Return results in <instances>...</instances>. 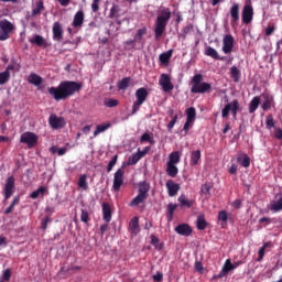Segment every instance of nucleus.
I'll return each mask as SVG.
<instances>
[{
  "instance_id": "12",
  "label": "nucleus",
  "mask_w": 282,
  "mask_h": 282,
  "mask_svg": "<svg viewBox=\"0 0 282 282\" xmlns=\"http://www.w3.org/2000/svg\"><path fill=\"white\" fill-rule=\"evenodd\" d=\"M122 184H124V170L118 169L113 175V191L118 193V191H120V188L122 187Z\"/></svg>"
},
{
  "instance_id": "24",
  "label": "nucleus",
  "mask_w": 282,
  "mask_h": 282,
  "mask_svg": "<svg viewBox=\"0 0 282 282\" xmlns=\"http://www.w3.org/2000/svg\"><path fill=\"white\" fill-rule=\"evenodd\" d=\"M180 206L181 208H193V205L195 204L194 199L186 198V195H181L178 197Z\"/></svg>"
},
{
  "instance_id": "8",
  "label": "nucleus",
  "mask_w": 282,
  "mask_h": 282,
  "mask_svg": "<svg viewBox=\"0 0 282 282\" xmlns=\"http://www.w3.org/2000/svg\"><path fill=\"white\" fill-rule=\"evenodd\" d=\"M15 189H17L15 180L11 175V176L7 177V180L4 182L3 191H2L6 202H8V199H10V197H12V195H14Z\"/></svg>"
},
{
  "instance_id": "7",
  "label": "nucleus",
  "mask_w": 282,
  "mask_h": 282,
  "mask_svg": "<svg viewBox=\"0 0 282 282\" xmlns=\"http://www.w3.org/2000/svg\"><path fill=\"white\" fill-rule=\"evenodd\" d=\"M14 30V24L7 19L0 21V41H8Z\"/></svg>"
},
{
  "instance_id": "62",
  "label": "nucleus",
  "mask_w": 282,
  "mask_h": 282,
  "mask_svg": "<svg viewBox=\"0 0 282 282\" xmlns=\"http://www.w3.org/2000/svg\"><path fill=\"white\" fill-rule=\"evenodd\" d=\"M153 281L155 282H162L164 279V274L162 272H156V274L152 275Z\"/></svg>"
},
{
  "instance_id": "25",
  "label": "nucleus",
  "mask_w": 282,
  "mask_h": 282,
  "mask_svg": "<svg viewBox=\"0 0 282 282\" xmlns=\"http://www.w3.org/2000/svg\"><path fill=\"white\" fill-rule=\"evenodd\" d=\"M28 82L30 83V85H34L35 87H39L43 85V77H41L40 75H36V73H31L29 75Z\"/></svg>"
},
{
  "instance_id": "39",
  "label": "nucleus",
  "mask_w": 282,
  "mask_h": 282,
  "mask_svg": "<svg viewBox=\"0 0 282 282\" xmlns=\"http://www.w3.org/2000/svg\"><path fill=\"white\" fill-rule=\"evenodd\" d=\"M111 123H102V124H98L96 127V130L94 131V137L96 138V135H100V133H104V131H107V129H110Z\"/></svg>"
},
{
  "instance_id": "45",
  "label": "nucleus",
  "mask_w": 282,
  "mask_h": 282,
  "mask_svg": "<svg viewBox=\"0 0 282 282\" xmlns=\"http://www.w3.org/2000/svg\"><path fill=\"white\" fill-rule=\"evenodd\" d=\"M139 160H142V155H140L139 152H137L128 159V165L131 166L133 164H138Z\"/></svg>"
},
{
  "instance_id": "17",
  "label": "nucleus",
  "mask_w": 282,
  "mask_h": 282,
  "mask_svg": "<svg viewBox=\"0 0 282 282\" xmlns=\"http://www.w3.org/2000/svg\"><path fill=\"white\" fill-rule=\"evenodd\" d=\"M83 23H85V12L79 10L74 15L72 26L75 29H80L83 28Z\"/></svg>"
},
{
  "instance_id": "52",
  "label": "nucleus",
  "mask_w": 282,
  "mask_h": 282,
  "mask_svg": "<svg viewBox=\"0 0 282 282\" xmlns=\"http://www.w3.org/2000/svg\"><path fill=\"white\" fill-rule=\"evenodd\" d=\"M45 193V187L41 186L36 191L32 192L30 197L31 199H37L39 195H44Z\"/></svg>"
},
{
  "instance_id": "57",
  "label": "nucleus",
  "mask_w": 282,
  "mask_h": 282,
  "mask_svg": "<svg viewBox=\"0 0 282 282\" xmlns=\"http://www.w3.org/2000/svg\"><path fill=\"white\" fill-rule=\"evenodd\" d=\"M116 164H118V155H115L112 158V160L108 163L107 172L111 173V171H113V166H116Z\"/></svg>"
},
{
  "instance_id": "13",
  "label": "nucleus",
  "mask_w": 282,
  "mask_h": 282,
  "mask_svg": "<svg viewBox=\"0 0 282 282\" xmlns=\"http://www.w3.org/2000/svg\"><path fill=\"white\" fill-rule=\"evenodd\" d=\"M48 124H50L51 129L58 130V129H63V127H65L66 121H65L64 117L51 115L48 117Z\"/></svg>"
},
{
  "instance_id": "23",
  "label": "nucleus",
  "mask_w": 282,
  "mask_h": 282,
  "mask_svg": "<svg viewBox=\"0 0 282 282\" xmlns=\"http://www.w3.org/2000/svg\"><path fill=\"white\" fill-rule=\"evenodd\" d=\"M202 162V151L200 150H195L191 152V160L189 164L192 166H197Z\"/></svg>"
},
{
  "instance_id": "44",
  "label": "nucleus",
  "mask_w": 282,
  "mask_h": 282,
  "mask_svg": "<svg viewBox=\"0 0 282 282\" xmlns=\"http://www.w3.org/2000/svg\"><path fill=\"white\" fill-rule=\"evenodd\" d=\"M206 226H208V223H206V218L204 216H198L196 220V227L198 230H206Z\"/></svg>"
},
{
  "instance_id": "63",
  "label": "nucleus",
  "mask_w": 282,
  "mask_h": 282,
  "mask_svg": "<svg viewBox=\"0 0 282 282\" xmlns=\"http://www.w3.org/2000/svg\"><path fill=\"white\" fill-rule=\"evenodd\" d=\"M99 3H100V0H93V3H91L93 12H98V10H100Z\"/></svg>"
},
{
  "instance_id": "41",
  "label": "nucleus",
  "mask_w": 282,
  "mask_h": 282,
  "mask_svg": "<svg viewBox=\"0 0 282 282\" xmlns=\"http://www.w3.org/2000/svg\"><path fill=\"white\" fill-rule=\"evenodd\" d=\"M177 210V204L170 203L167 205V221H173V214Z\"/></svg>"
},
{
  "instance_id": "58",
  "label": "nucleus",
  "mask_w": 282,
  "mask_h": 282,
  "mask_svg": "<svg viewBox=\"0 0 282 282\" xmlns=\"http://www.w3.org/2000/svg\"><path fill=\"white\" fill-rule=\"evenodd\" d=\"M80 221L89 224V212H87V209H82Z\"/></svg>"
},
{
  "instance_id": "48",
  "label": "nucleus",
  "mask_w": 282,
  "mask_h": 282,
  "mask_svg": "<svg viewBox=\"0 0 282 282\" xmlns=\"http://www.w3.org/2000/svg\"><path fill=\"white\" fill-rule=\"evenodd\" d=\"M212 189H213V183H205L200 187V193L203 195H210Z\"/></svg>"
},
{
  "instance_id": "4",
  "label": "nucleus",
  "mask_w": 282,
  "mask_h": 282,
  "mask_svg": "<svg viewBox=\"0 0 282 282\" xmlns=\"http://www.w3.org/2000/svg\"><path fill=\"white\" fill-rule=\"evenodd\" d=\"M149 191H151V185L147 181L139 183V194L129 203L130 207L140 206L144 204L149 198Z\"/></svg>"
},
{
  "instance_id": "51",
  "label": "nucleus",
  "mask_w": 282,
  "mask_h": 282,
  "mask_svg": "<svg viewBox=\"0 0 282 282\" xmlns=\"http://www.w3.org/2000/svg\"><path fill=\"white\" fill-rule=\"evenodd\" d=\"M47 224H52V216L47 215L41 220L42 230H47Z\"/></svg>"
},
{
  "instance_id": "14",
  "label": "nucleus",
  "mask_w": 282,
  "mask_h": 282,
  "mask_svg": "<svg viewBox=\"0 0 282 282\" xmlns=\"http://www.w3.org/2000/svg\"><path fill=\"white\" fill-rule=\"evenodd\" d=\"M241 10V6L239 3H234L229 9V14L231 17L230 19V25L231 28H235L239 23V12Z\"/></svg>"
},
{
  "instance_id": "11",
  "label": "nucleus",
  "mask_w": 282,
  "mask_h": 282,
  "mask_svg": "<svg viewBox=\"0 0 282 282\" xmlns=\"http://www.w3.org/2000/svg\"><path fill=\"white\" fill-rule=\"evenodd\" d=\"M159 85L162 87L163 91L169 93L173 91L174 87L173 83L171 82V76L169 74H161L159 78Z\"/></svg>"
},
{
  "instance_id": "15",
  "label": "nucleus",
  "mask_w": 282,
  "mask_h": 282,
  "mask_svg": "<svg viewBox=\"0 0 282 282\" xmlns=\"http://www.w3.org/2000/svg\"><path fill=\"white\" fill-rule=\"evenodd\" d=\"M235 47V37L231 34H226L223 37V52L224 54H230Z\"/></svg>"
},
{
  "instance_id": "37",
  "label": "nucleus",
  "mask_w": 282,
  "mask_h": 282,
  "mask_svg": "<svg viewBox=\"0 0 282 282\" xmlns=\"http://www.w3.org/2000/svg\"><path fill=\"white\" fill-rule=\"evenodd\" d=\"M131 83V77H124L120 82L117 83L118 89L124 91L129 88V85Z\"/></svg>"
},
{
  "instance_id": "10",
  "label": "nucleus",
  "mask_w": 282,
  "mask_h": 282,
  "mask_svg": "<svg viewBox=\"0 0 282 282\" xmlns=\"http://www.w3.org/2000/svg\"><path fill=\"white\" fill-rule=\"evenodd\" d=\"M252 19H254V8H252V4L247 3L242 8V23L250 25Z\"/></svg>"
},
{
  "instance_id": "3",
  "label": "nucleus",
  "mask_w": 282,
  "mask_h": 282,
  "mask_svg": "<svg viewBox=\"0 0 282 282\" xmlns=\"http://www.w3.org/2000/svg\"><path fill=\"white\" fill-rule=\"evenodd\" d=\"M204 76L202 74H195L192 78L191 94H208L213 89V85L203 82Z\"/></svg>"
},
{
  "instance_id": "61",
  "label": "nucleus",
  "mask_w": 282,
  "mask_h": 282,
  "mask_svg": "<svg viewBox=\"0 0 282 282\" xmlns=\"http://www.w3.org/2000/svg\"><path fill=\"white\" fill-rule=\"evenodd\" d=\"M135 40H128L126 41V50H135Z\"/></svg>"
},
{
  "instance_id": "21",
  "label": "nucleus",
  "mask_w": 282,
  "mask_h": 282,
  "mask_svg": "<svg viewBox=\"0 0 282 282\" xmlns=\"http://www.w3.org/2000/svg\"><path fill=\"white\" fill-rule=\"evenodd\" d=\"M112 212H111V205L109 203L102 204V219L106 221V224H109L111 221Z\"/></svg>"
},
{
  "instance_id": "31",
  "label": "nucleus",
  "mask_w": 282,
  "mask_h": 282,
  "mask_svg": "<svg viewBox=\"0 0 282 282\" xmlns=\"http://www.w3.org/2000/svg\"><path fill=\"white\" fill-rule=\"evenodd\" d=\"M30 43H32L33 45H37V47H45L47 45V42L41 35H35L33 39L30 40Z\"/></svg>"
},
{
  "instance_id": "47",
  "label": "nucleus",
  "mask_w": 282,
  "mask_h": 282,
  "mask_svg": "<svg viewBox=\"0 0 282 282\" xmlns=\"http://www.w3.org/2000/svg\"><path fill=\"white\" fill-rule=\"evenodd\" d=\"M271 243L265 242L258 251V261H263V257H265V248H270Z\"/></svg>"
},
{
  "instance_id": "29",
  "label": "nucleus",
  "mask_w": 282,
  "mask_h": 282,
  "mask_svg": "<svg viewBox=\"0 0 282 282\" xmlns=\"http://www.w3.org/2000/svg\"><path fill=\"white\" fill-rule=\"evenodd\" d=\"M10 69H14V66L9 65L8 69L0 73V85H6L10 80Z\"/></svg>"
},
{
  "instance_id": "28",
  "label": "nucleus",
  "mask_w": 282,
  "mask_h": 282,
  "mask_svg": "<svg viewBox=\"0 0 282 282\" xmlns=\"http://www.w3.org/2000/svg\"><path fill=\"white\" fill-rule=\"evenodd\" d=\"M238 164H241L243 169H248L250 166V156L246 153H241L237 156Z\"/></svg>"
},
{
  "instance_id": "27",
  "label": "nucleus",
  "mask_w": 282,
  "mask_h": 282,
  "mask_svg": "<svg viewBox=\"0 0 282 282\" xmlns=\"http://www.w3.org/2000/svg\"><path fill=\"white\" fill-rule=\"evenodd\" d=\"M260 105H261V97L259 96L253 97L249 102V113H254V111L259 109Z\"/></svg>"
},
{
  "instance_id": "53",
  "label": "nucleus",
  "mask_w": 282,
  "mask_h": 282,
  "mask_svg": "<svg viewBox=\"0 0 282 282\" xmlns=\"http://www.w3.org/2000/svg\"><path fill=\"white\" fill-rule=\"evenodd\" d=\"M193 31V24H187L186 26H184L182 29V39H186V36H188V34H191V32Z\"/></svg>"
},
{
  "instance_id": "46",
  "label": "nucleus",
  "mask_w": 282,
  "mask_h": 282,
  "mask_svg": "<svg viewBox=\"0 0 282 282\" xmlns=\"http://www.w3.org/2000/svg\"><path fill=\"white\" fill-rule=\"evenodd\" d=\"M78 186L79 188H83L84 191H87L89 186L87 185V175L83 174L78 180Z\"/></svg>"
},
{
  "instance_id": "5",
  "label": "nucleus",
  "mask_w": 282,
  "mask_h": 282,
  "mask_svg": "<svg viewBox=\"0 0 282 282\" xmlns=\"http://www.w3.org/2000/svg\"><path fill=\"white\" fill-rule=\"evenodd\" d=\"M137 100L132 105V116H135L138 111H140V107H142L143 102H147V98H149V90L147 88L141 87L135 90Z\"/></svg>"
},
{
  "instance_id": "59",
  "label": "nucleus",
  "mask_w": 282,
  "mask_h": 282,
  "mask_svg": "<svg viewBox=\"0 0 282 282\" xmlns=\"http://www.w3.org/2000/svg\"><path fill=\"white\" fill-rule=\"evenodd\" d=\"M3 281L9 282L12 279V271L10 269H6L2 274Z\"/></svg>"
},
{
  "instance_id": "26",
  "label": "nucleus",
  "mask_w": 282,
  "mask_h": 282,
  "mask_svg": "<svg viewBox=\"0 0 282 282\" xmlns=\"http://www.w3.org/2000/svg\"><path fill=\"white\" fill-rule=\"evenodd\" d=\"M172 56H173V50H169L165 53H161L159 55V61H160L161 65H169Z\"/></svg>"
},
{
  "instance_id": "32",
  "label": "nucleus",
  "mask_w": 282,
  "mask_h": 282,
  "mask_svg": "<svg viewBox=\"0 0 282 282\" xmlns=\"http://www.w3.org/2000/svg\"><path fill=\"white\" fill-rule=\"evenodd\" d=\"M235 270V267L232 265V261L230 259H227L221 268V271L225 276H228V273L232 272Z\"/></svg>"
},
{
  "instance_id": "64",
  "label": "nucleus",
  "mask_w": 282,
  "mask_h": 282,
  "mask_svg": "<svg viewBox=\"0 0 282 282\" xmlns=\"http://www.w3.org/2000/svg\"><path fill=\"white\" fill-rule=\"evenodd\" d=\"M274 138L276 140H282V129L281 128H275L274 129Z\"/></svg>"
},
{
  "instance_id": "36",
  "label": "nucleus",
  "mask_w": 282,
  "mask_h": 282,
  "mask_svg": "<svg viewBox=\"0 0 282 282\" xmlns=\"http://www.w3.org/2000/svg\"><path fill=\"white\" fill-rule=\"evenodd\" d=\"M270 210L272 213H281L282 210V197L270 204Z\"/></svg>"
},
{
  "instance_id": "19",
  "label": "nucleus",
  "mask_w": 282,
  "mask_h": 282,
  "mask_svg": "<svg viewBox=\"0 0 282 282\" xmlns=\"http://www.w3.org/2000/svg\"><path fill=\"white\" fill-rule=\"evenodd\" d=\"M165 186L167 188V195H170V197H175V195L180 193V184L173 182V180H169L165 183Z\"/></svg>"
},
{
  "instance_id": "34",
  "label": "nucleus",
  "mask_w": 282,
  "mask_h": 282,
  "mask_svg": "<svg viewBox=\"0 0 282 282\" xmlns=\"http://www.w3.org/2000/svg\"><path fill=\"white\" fill-rule=\"evenodd\" d=\"M129 228H130V230H132V232H134V234L140 232V219H139L138 217H133V218L130 220Z\"/></svg>"
},
{
  "instance_id": "54",
  "label": "nucleus",
  "mask_w": 282,
  "mask_h": 282,
  "mask_svg": "<svg viewBox=\"0 0 282 282\" xmlns=\"http://www.w3.org/2000/svg\"><path fill=\"white\" fill-rule=\"evenodd\" d=\"M274 117L272 115H268L265 118V127L267 129H273L274 127Z\"/></svg>"
},
{
  "instance_id": "30",
  "label": "nucleus",
  "mask_w": 282,
  "mask_h": 282,
  "mask_svg": "<svg viewBox=\"0 0 282 282\" xmlns=\"http://www.w3.org/2000/svg\"><path fill=\"white\" fill-rule=\"evenodd\" d=\"M182 158V152L174 151L170 154L167 164H180V160Z\"/></svg>"
},
{
  "instance_id": "35",
  "label": "nucleus",
  "mask_w": 282,
  "mask_h": 282,
  "mask_svg": "<svg viewBox=\"0 0 282 282\" xmlns=\"http://www.w3.org/2000/svg\"><path fill=\"white\" fill-rule=\"evenodd\" d=\"M177 173H180V169L174 164L167 163L166 175H169V177H177Z\"/></svg>"
},
{
  "instance_id": "56",
  "label": "nucleus",
  "mask_w": 282,
  "mask_h": 282,
  "mask_svg": "<svg viewBox=\"0 0 282 282\" xmlns=\"http://www.w3.org/2000/svg\"><path fill=\"white\" fill-rule=\"evenodd\" d=\"M140 142H150V144H153V137L149 132H144L140 138Z\"/></svg>"
},
{
  "instance_id": "50",
  "label": "nucleus",
  "mask_w": 282,
  "mask_h": 282,
  "mask_svg": "<svg viewBox=\"0 0 282 282\" xmlns=\"http://www.w3.org/2000/svg\"><path fill=\"white\" fill-rule=\"evenodd\" d=\"M104 105L105 107L113 108V107H118L119 101L117 99L106 98L104 100Z\"/></svg>"
},
{
  "instance_id": "49",
  "label": "nucleus",
  "mask_w": 282,
  "mask_h": 282,
  "mask_svg": "<svg viewBox=\"0 0 282 282\" xmlns=\"http://www.w3.org/2000/svg\"><path fill=\"white\" fill-rule=\"evenodd\" d=\"M51 153H57L58 155H65L67 153V148H57L55 145L50 148Z\"/></svg>"
},
{
  "instance_id": "43",
  "label": "nucleus",
  "mask_w": 282,
  "mask_h": 282,
  "mask_svg": "<svg viewBox=\"0 0 282 282\" xmlns=\"http://www.w3.org/2000/svg\"><path fill=\"white\" fill-rule=\"evenodd\" d=\"M45 10V6L43 4V1H37L36 7L32 10V17H36L37 14H41Z\"/></svg>"
},
{
  "instance_id": "38",
  "label": "nucleus",
  "mask_w": 282,
  "mask_h": 282,
  "mask_svg": "<svg viewBox=\"0 0 282 282\" xmlns=\"http://www.w3.org/2000/svg\"><path fill=\"white\" fill-rule=\"evenodd\" d=\"M230 76L234 80V83H239V79L241 78V70L237 68V66H232L230 68Z\"/></svg>"
},
{
  "instance_id": "1",
  "label": "nucleus",
  "mask_w": 282,
  "mask_h": 282,
  "mask_svg": "<svg viewBox=\"0 0 282 282\" xmlns=\"http://www.w3.org/2000/svg\"><path fill=\"white\" fill-rule=\"evenodd\" d=\"M83 89V84L78 82L64 80L61 82L57 87H50L48 94L56 100V102H61V100H67V98H72L75 94H78Z\"/></svg>"
},
{
  "instance_id": "16",
  "label": "nucleus",
  "mask_w": 282,
  "mask_h": 282,
  "mask_svg": "<svg viewBox=\"0 0 282 282\" xmlns=\"http://www.w3.org/2000/svg\"><path fill=\"white\" fill-rule=\"evenodd\" d=\"M261 96L264 100L261 106L262 111H270L274 107V96L267 93H263Z\"/></svg>"
},
{
  "instance_id": "9",
  "label": "nucleus",
  "mask_w": 282,
  "mask_h": 282,
  "mask_svg": "<svg viewBox=\"0 0 282 282\" xmlns=\"http://www.w3.org/2000/svg\"><path fill=\"white\" fill-rule=\"evenodd\" d=\"M20 142L28 145V149H33V147H36V142H39V135L30 131L23 132L20 137Z\"/></svg>"
},
{
  "instance_id": "18",
  "label": "nucleus",
  "mask_w": 282,
  "mask_h": 282,
  "mask_svg": "<svg viewBox=\"0 0 282 282\" xmlns=\"http://www.w3.org/2000/svg\"><path fill=\"white\" fill-rule=\"evenodd\" d=\"M52 32L54 41H63V25L61 24V22H54Z\"/></svg>"
},
{
  "instance_id": "22",
  "label": "nucleus",
  "mask_w": 282,
  "mask_h": 282,
  "mask_svg": "<svg viewBox=\"0 0 282 282\" xmlns=\"http://www.w3.org/2000/svg\"><path fill=\"white\" fill-rule=\"evenodd\" d=\"M205 55L206 56H209L210 58H214V61H224L225 57H221L219 55V53L217 52V50H215L214 47L212 46H207L205 48Z\"/></svg>"
},
{
  "instance_id": "20",
  "label": "nucleus",
  "mask_w": 282,
  "mask_h": 282,
  "mask_svg": "<svg viewBox=\"0 0 282 282\" xmlns=\"http://www.w3.org/2000/svg\"><path fill=\"white\" fill-rule=\"evenodd\" d=\"M175 232L182 237H191V235H193V229L187 224H181L175 227Z\"/></svg>"
},
{
  "instance_id": "33",
  "label": "nucleus",
  "mask_w": 282,
  "mask_h": 282,
  "mask_svg": "<svg viewBox=\"0 0 282 282\" xmlns=\"http://www.w3.org/2000/svg\"><path fill=\"white\" fill-rule=\"evenodd\" d=\"M186 113V120H188V122H195V118L197 116V110L195 109V107H189L185 110Z\"/></svg>"
},
{
  "instance_id": "42",
  "label": "nucleus",
  "mask_w": 282,
  "mask_h": 282,
  "mask_svg": "<svg viewBox=\"0 0 282 282\" xmlns=\"http://www.w3.org/2000/svg\"><path fill=\"white\" fill-rule=\"evenodd\" d=\"M147 35V28L139 29L134 35L135 43H142V39Z\"/></svg>"
},
{
  "instance_id": "40",
  "label": "nucleus",
  "mask_w": 282,
  "mask_h": 282,
  "mask_svg": "<svg viewBox=\"0 0 282 282\" xmlns=\"http://www.w3.org/2000/svg\"><path fill=\"white\" fill-rule=\"evenodd\" d=\"M150 239L155 250H162V248H164V243H161L160 238H158L155 235H151Z\"/></svg>"
},
{
  "instance_id": "60",
  "label": "nucleus",
  "mask_w": 282,
  "mask_h": 282,
  "mask_svg": "<svg viewBox=\"0 0 282 282\" xmlns=\"http://www.w3.org/2000/svg\"><path fill=\"white\" fill-rule=\"evenodd\" d=\"M175 124H177V115H174L172 120L167 123V131H172Z\"/></svg>"
},
{
  "instance_id": "2",
  "label": "nucleus",
  "mask_w": 282,
  "mask_h": 282,
  "mask_svg": "<svg viewBox=\"0 0 282 282\" xmlns=\"http://www.w3.org/2000/svg\"><path fill=\"white\" fill-rule=\"evenodd\" d=\"M169 21H171V9L164 8L156 17L154 29L155 39H160V36L164 34L166 25H169Z\"/></svg>"
},
{
  "instance_id": "55",
  "label": "nucleus",
  "mask_w": 282,
  "mask_h": 282,
  "mask_svg": "<svg viewBox=\"0 0 282 282\" xmlns=\"http://www.w3.org/2000/svg\"><path fill=\"white\" fill-rule=\"evenodd\" d=\"M218 221H223V224H228V212L221 210L218 213Z\"/></svg>"
},
{
  "instance_id": "6",
  "label": "nucleus",
  "mask_w": 282,
  "mask_h": 282,
  "mask_svg": "<svg viewBox=\"0 0 282 282\" xmlns=\"http://www.w3.org/2000/svg\"><path fill=\"white\" fill-rule=\"evenodd\" d=\"M231 116L232 118H237V113L241 111V105H239V99H234L231 102L225 105L224 109L221 110V117L223 118H228V116Z\"/></svg>"
}]
</instances>
